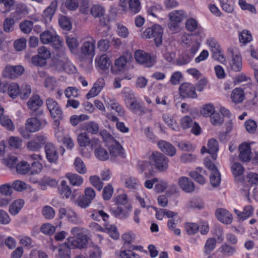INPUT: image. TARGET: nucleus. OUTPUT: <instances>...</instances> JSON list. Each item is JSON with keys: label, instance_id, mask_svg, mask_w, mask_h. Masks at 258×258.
<instances>
[{"label": "nucleus", "instance_id": "052dcab7", "mask_svg": "<svg viewBox=\"0 0 258 258\" xmlns=\"http://www.w3.org/2000/svg\"><path fill=\"white\" fill-rule=\"evenodd\" d=\"M33 27V22L25 20L20 24V28L22 32L25 34H29Z\"/></svg>", "mask_w": 258, "mask_h": 258}, {"label": "nucleus", "instance_id": "bb28decb", "mask_svg": "<svg viewBox=\"0 0 258 258\" xmlns=\"http://www.w3.org/2000/svg\"><path fill=\"white\" fill-rule=\"evenodd\" d=\"M95 41H85L82 45L81 50L84 55L93 56L95 55Z\"/></svg>", "mask_w": 258, "mask_h": 258}, {"label": "nucleus", "instance_id": "a211bd4d", "mask_svg": "<svg viewBox=\"0 0 258 258\" xmlns=\"http://www.w3.org/2000/svg\"><path fill=\"white\" fill-rule=\"evenodd\" d=\"M215 215L219 221L224 224H230L232 222V215L227 210L219 208L216 210Z\"/></svg>", "mask_w": 258, "mask_h": 258}, {"label": "nucleus", "instance_id": "49530a36", "mask_svg": "<svg viewBox=\"0 0 258 258\" xmlns=\"http://www.w3.org/2000/svg\"><path fill=\"white\" fill-rule=\"evenodd\" d=\"M31 93L30 86L27 83L23 84L20 88L19 95L22 99H27Z\"/></svg>", "mask_w": 258, "mask_h": 258}, {"label": "nucleus", "instance_id": "09e8293b", "mask_svg": "<svg viewBox=\"0 0 258 258\" xmlns=\"http://www.w3.org/2000/svg\"><path fill=\"white\" fill-rule=\"evenodd\" d=\"M184 229L188 235L195 234L200 229V226L195 223H186Z\"/></svg>", "mask_w": 258, "mask_h": 258}, {"label": "nucleus", "instance_id": "f257e3e1", "mask_svg": "<svg viewBox=\"0 0 258 258\" xmlns=\"http://www.w3.org/2000/svg\"><path fill=\"white\" fill-rule=\"evenodd\" d=\"M33 117L27 118L25 125L30 133H35L43 128L47 124L44 117L43 110H39L37 114H34Z\"/></svg>", "mask_w": 258, "mask_h": 258}, {"label": "nucleus", "instance_id": "c85d7f7f", "mask_svg": "<svg viewBox=\"0 0 258 258\" xmlns=\"http://www.w3.org/2000/svg\"><path fill=\"white\" fill-rule=\"evenodd\" d=\"M206 171L201 167H198L196 171H191L189 175L196 182L200 184H204L206 182V179L201 173H205Z\"/></svg>", "mask_w": 258, "mask_h": 258}, {"label": "nucleus", "instance_id": "8fccbe9b", "mask_svg": "<svg viewBox=\"0 0 258 258\" xmlns=\"http://www.w3.org/2000/svg\"><path fill=\"white\" fill-rule=\"evenodd\" d=\"M139 185V180L135 177L130 176L125 179V186L129 189H137Z\"/></svg>", "mask_w": 258, "mask_h": 258}, {"label": "nucleus", "instance_id": "39448f33", "mask_svg": "<svg viewBox=\"0 0 258 258\" xmlns=\"http://www.w3.org/2000/svg\"><path fill=\"white\" fill-rule=\"evenodd\" d=\"M228 53L231 59L229 60L230 69L235 72L241 71L242 68V57L237 52L236 48L230 47L228 49Z\"/></svg>", "mask_w": 258, "mask_h": 258}, {"label": "nucleus", "instance_id": "774afa93", "mask_svg": "<svg viewBox=\"0 0 258 258\" xmlns=\"http://www.w3.org/2000/svg\"><path fill=\"white\" fill-rule=\"evenodd\" d=\"M126 62V58L124 56H121L115 60L114 68L117 71H121L124 69Z\"/></svg>", "mask_w": 258, "mask_h": 258}, {"label": "nucleus", "instance_id": "4c0bfd02", "mask_svg": "<svg viewBox=\"0 0 258 258\" xmlns=\"http://www.w3.org/2000/svg\"><path fill=\"white\" fill-rule=\"evenodd\" d=\"M8 94L13 99L16 98L20 93V87L18 84L12 83L8 86Z\"/></svg>", "mask_w": 258, "mask_h": 258}, {"label": "nucleus", "instance_id": "a878e982", "mask_svg": "<svg viewBox=\"0 0 258 258\" xmlns=\"http://www.w3.org/2000/svg\"><path fill=\"white\" fill-rule=\"evenodd\" d=\"M111 214L116 218L120 219H126L129 215V213L121 207L115 205L110 208Z\"/></svg>", "mask_w": 258, "mask_h": 258}, {"label": "nucleus", "instance_id": "c756f323", "mask_svg": "<svg viewBox=\"0 0 258 258\" xmlns=\"http://www.w3.org/2000/svg\"><path fill=\"white\" fill-rule=\"evenodd\" d=\"M220 252L225 257H229L236 253V249L235 246L224 243L219 248Z\"/></svg>", "mask_w": 258, "mask_h": 258}, {"label": "nucleus", "instance_id": "f3484780", "mask_svg": "<svg viewBox=\"0 0 258 258\" xmlns=\"http://www.w3.org/2000/svg\"><path fill=\"white\" fill-rule=\"evenodd\" d=\"M157 145L163 153L170 157H173L176 154L175 148L169 142L160 140L158 142Z\"/></svg>", "mask_w": 258, "mask_h": 258}, {"label": "nucleus", "instance_id": "9b49d317", "mask_svg": "<svg viewBox=\"0 0 258 258\" xmlns=\"http://www.w3.org/2000/svg\"><path fill=\"white\" fill-rule=\"evenodd\" d=\"M58 4V2L57 0H53L51 2L49 5L44 10L42 14V17L46 23H49L52 21L57 10Z\"/></svg>", "mask_w": 258, "mask_h": 258}, {"label": "nucleus", "instance_id": "603ef678", "mask_svg": "<svg viewBox=\"0 0 258 258\" xmlns=\"http://www.w3.org/2000/svg\"><path fill=\"white\" fill-rule=\"evenodd\" d=\"M74 166L76 170L80 174H85L87 172L86 166L80 158H77L74 162Z\"/></svg>", "mask_w": 258, "mask_h": 258}, {"label": "nucleus", "instance_id": "ddd939ff", "mask_svg": "<svg viewBox=\"0 0 258 258\" xmlns=\"http://www.w3.org/2000/svg\"><path fill=\"white\" fill-rule=\"evenodd\" d=\"M68 244L71 248L75 249L84 248L87 246L88 240L86 235L81 236L70 237L67 239Z\"/></svg>", "mask_w": 258, "mask_h": 258}, {"label": "nucleus", "instance_id": "423d86ee", "mask_svg": "<svg viewBox=\"0 0 258 258\" xmlns=\"http://www.w3.org/2000/svg\"><path fill=\"white\" fill-rule=\"evenodd\" d=\"M40 40L43 44L51 43L56 49H59L62 46L63 41L58 35L53 34L49 30L42 33L40 36Z\"/></svg>", "mask_w": 258, "mask_h": 258}, {"label": "nucleus", "instance_id": "5701e85b", "mask_svg": "<svg viewBox=\"0 0 258 258\" xmlns=\"http://www.w3.org/2000/svg\"><path fill=\"white\" fill-rule=\"evenodd\" d=\"M234 213L236 214L238 220L243 221L247 218L252 216L253 214V208L251 206H246L243 211L240 212L237 209L234 210Z\"/></svg>", "mask_w": 258, "mask_h": 258}, {"label": "nucleus", "instance_id": "bf43d9fd", "mask_svg": "<svg viewBox=\"0 0 258 258\" xmlns=\"http://www.w3.org/2000/svg\"><path fill=\"white\" fill-rule=\"evenodd\" d=\"M244 126L246 131L249 134H253L256 131L257 124L254 120L248 119L246 120Z\"/></svg>", "mask_w": 258, "mask_h": 258}, {"label": "nucleus", "instance_id": "e2e57ef3", "mask_svg": "<svg viewBox=\"0 0 258 258\" xmlns=\"http://www.w3.org/2000/svg\"><path fill=\"white\" fill-rule=\"evenodd\" d=\"M223 117L219 112H214L210 116V121L214 125H220L223 122Z\"/></svg>", "mask_w": 258, "mask_h": 258}, {"label": "nucleus", "instance_id": "4d7b16f0", "mask_svg": "<svg viewBox=\"0 0 258 258\" xmlns=\"http://www.w3.org/2000/svg\"><path fill=\"white\" fill-rule=\"evenodd\" d=\"M128 5L129 10L132 13L137 14L141 10V4L139 0H129Z\"/></svg>", "mask_w": 258, "mask_h": 258}, {"label": "nucleus", "instance_id": "7ed1b4c3", "mask_svg": "<svg viewBox=\"0 0 258 258\" xmlns=\"http://www.w3.org/2000/svg\"><path fill=\"white\" fill-rule=\"evenodd\" d=\"M168 17V28L171 31H176L179 28L180 23L187 18V15L183 10H175L171 12Z\"/></svg>", "mask_w": 258, "mask_h": 258}, {"label": "nucleus", "instance_id": "f704fd0d", "mask_svg": "<svg viewBox=\"0 0 258 258\" xmlns=\"http://www.w3.org/2000/svg\"><path fill=\"white\" fill-rule=\"evenodd\" d=\"M244 98V92L242 89L237 88L233 90L231 99L234 102L236 103H240L243 100Z\"/></svg>", "mask_w": 258, "mask_h": 258}, {"label": "nucleus", "instance_id": "ea45409f", "mask_svg": "<svg viewBox=\"0 0 258 258\" xmlns=\"http://www.w3.org/2000/svg\"><path fill=\"white\" fill-rule=\"evenodd\" d=\"M216 245V241L214 238H208L205 244L204 248V252L205 254H209L212 251L214 250Z\"/></svg>", "mask_w": 258, "mask_h": 258}, {"label": "nucleus", "instance_id": "e433bc0d", "mask_svg": "<svg viewBox=\"0 0 258 258\" xmlns=\"http://www.w3.org/2000/svg\"><path fill=\"white\" fill-rule=\"evenodd\" d=\"M59 194L67 199L69 198L72 194V190L65 180H62L58 188Z\"/></svg>", "mask_w": 258, "mask_h": 258}, {"label": "nucleus", "instance_id": "6e6d98bb", "mask_svg": "<svg viewBox=\"0 0 258 258\" xmlns=\"http://www.w3.org/2000/svg\"><path fill=\"white\" fill-rule=\"evenodd\" d=\"M78 144L80 147H86L89 145L90 140L86 133L80 134L77 138Z\"/></svg>", "mask_w": 258, "mask_h": 258}, {"label": "nucleus", "instance_id": "7c9ffc66", "mask_svg": "<svg viewBox=\"0 0 258 258\" xmlns=\"http://www.w3.org/2000/svg\"><path fill=\"white\" fill-rule=\"evenodd\" d=\"M162 119L164 122L172 130L174 131L179 130V126L171 114L168 113H164L162 115Z\"/></svg>", "mask_w": 258, "mask_h": 258}, {"label": "nucleus", "instance_id": "a19ab883", "mask_svg": "<svg viewBox=\"0 0 258 258\" xmlns=\"http://www.w3.org/2000/svg\"><path fill=\"white\" fill-rule=\"evenodd\" d=\"M96 157L101 161H105L109 158V154L107 150L101 147H98L95 150Z\"/></svg>", "mask_w": 258, "mask_h": 258}, {"label": "nucleus", "instance_id": "79ce46f5", "mask_svg": "<svg viewBox=\"0 0 258 258\" xmlns=\"http://www.w3.org/2000/svg\"><path fill=\"white\" fill-rule=\"evenodd\" d=\"M210 182L213 187H216L219 185L221 182V176L218 170H214L213 172H211Z\"/></svg>", "mask_w": 258, "mask_h": 258}, {"label": "nucleus", "instance_id": "680f3d73", "mask_svg": "<svg viewBox=\"0 0 258 258\" xmlns=\"http://www.w3.org/2000/svg\"><path fill=\"white\" fill-rule=\"evenodd\" d=\"M215 112V107L212 104H208L205 105L201 110V114L205 117L210 116Z\"/></svg>", "mask_w": 258, "mask_h": 258}, {"label": "nucleus", "instance_id": "69168bd1", "mask_svg": "<svg viewBox=\"0 0 258 258\" xmlns=\"http://www.w3.org/2000/svg\"><path fill=\"white\" fill-rule=\"evenodd\" d=\"M239 41L241 43L246 44L252 40L250 32L247 30H243L239 35Z\"/></svg>", "mask_w": 258, "mask_h": 258}, {"label": "nucleus", "instance_id": "20e7f679", "mask_svg": "<svg viewBox=\"0 0 258 258\" xmlns=\"http://www.w3.org/2000/svg\"><path fill=\"white\" fill-rule=\"evenodd\" d=\"M53 67L57 72L64 71L68 73L74 72L75 67L69 60L67 57L63 53L61 56H58L54 61Z\"/></svg>", "mask_w": 258, "mask_h": 258}, {"label": "nucleus", "instance_id": "2eb2a0df", "mask_svg": "<svg viewBox=\"0 0 258 258\" xmlns=\"http://www.w3.org/2000/svg\"><path fill=\"white\" fill-rule=\"evenodd\" d=\"M42 104L43 101L38 95H32L27 102V107L31 110V115L37 114L39 110H43L41 109H39V107Z\"/></svg>", "mask_w": 258, "mask_h": 258}, {"label": "nucleus", "instance_id": "6ab92c4d", "mask_svg": "<svg viewBox=\"0 0 258 258\" xmlns=\"http://www.w3.org/2000/svg\"><path fill=\"white\" fill-rule=\"evenodd\" d=\"M239 159L243 162L249 161L251 158V148L249 144H241L239 147Z\"/></svg>", "mask_w": 258, "mask_h": 258}, {"label": "nucleus", "instance_id": "338daca9", "mask_svg": "<svg viewBox=\"0 0 258 258\" xmlns=\"http://www.w3.org/2000/svg\"><path fill=\"white\" fill-rule=\"evenodd\" d=\"M238 4L243 10H247L252 14H256V10L253 5L248 4L245 0H239Z\"/></svg>", "mask_w": 258, "mask_h": 258}, {"label": "nucleus", "instance_id": "f8f14e48", "mask_svg": "<svg viewBox=\"0 0 258 258\" xmlns=\"http://www.w3.org/2000/svg\"><path fill=\"white\" fill-rule=\"evenodd\" d=\"M196 88L189 83H184L180 85L179 91L182 98H196L197 94L195 91Z\"/></svg>", "mask_w": 258, "mask_h": 258}, {"label": "nucleus", "instance_id": "13d9d810", "mask_svg": "<svg viewBox=\"0 0 258 258\" xmlns=\"http://www.w3.org/2000/svg\"><path fill=\"white\" fill-rule=\"evenodd\" d=\"M16 170L18 173L25 174L30 171V165L26 161H22L17 165Z\"/></svg>", "mask_w": 258, "mask_h": 258}, {"label": "nucleus", "instance_id": "a18cd8bd", "mask_svg": "<svg viewBox=\"0 0 258 258\" xmlns=\"http://www.w3.org/2000/svg\"><path fill=\"white\" fill-rule=\"evenodd\" d=\"M85 128L88 133L96 135L99 132V126L96 122L91 121L86 124Z\"/></svg>", "mask_w": 258, "mask_h": 258}, {"label": "nucleus", "instance_id": "37998d69", "mask_svg": "<svg viewBox=\"0 0 258 258\" xmlns=\"http://www.w3.org/2000/svg\"><path fill=\"white\" fill-rule=\"evenodd\" d=\"M94 220L99 221L102 219L104 222H106L109 219V215L102 210H96L91 215Z\"/></svg>", "mask_w": 258, "mask_h": 258}, {"label": "nucleus", "instance_id": "1a4fd4ad", "mask_svg": "<svg viewBox=\"0 0 258 258\" xmlns=\"http://www.w3.org/2000/svg\"><path fill=\"white\" fill-rule=\"evenodd\" d=\"M24 69L21 66H7L4 69L2 75L5 78L14 79L22 75Z\"/></svg>", "mask_w": 258, "mask_h": 258}, {"label": "nucleus", "instance_id": "c9c22d12", "mask_svg": "<svg viewBox=\"0 0 258 258\" xmlns=\"http://www.w3.org/2000/svg\"><path fill=\"white\" fill-rule=\"evenodd\" d=\"M71 248L68 244V241L60 245L58 249V254L60 258H71Z\"/></svg>", "mask_w": 258, "mask_h": 258}, {"label": "nucleus", "instance_id": "4468645a", "mask_svg": "<svg viewBox=\"0 0 258 258\" xmlns=\"http://www.w3.org/2000/svg\"><path fill=\"white\" fill-rule=\"evenodd\" d=\"M135 58L136 61L147 67H150L154 64V61L151 56L145 51L138 50L135 53Z\"/></svg>", "mask_w": 258, "mask_h": 258}, {"label": "nucleus", "instance_id": "f03ea898", "mask_svg": "<svg viewBox=\"0 0 258 258\" xmlns=\"http://www.w3.org/2000/svg\"><path fill=\"white\" fill-rule=\"evenodd\" d=\"M169 161V159L165 155L158 151L152 152L149 157L150 165L161 172L167 169Z\"/></svg>", "mask_w": 258, "mask_h": 258}, {"label": "nucleus", "instance_id": "864d4df0", "mask_svg": "<svg viewBox=\"0 0 258 258\" xmlns=\"http://www.w3.org/2000/svg\"><path fill=\"white\" fill-rule=\"evenodd\" d=\"M104 226L105 230L111 238L114 239L118 238L119 233L117 232L116 227L114 225H109L105 223Z\"/></svg>", "mask_w": 258, "mask_h": 258}, {"label": "nucleus", "instance_id": "c03bdc74", "mask_svg": "<svg viewBox=\"0 0 258 258\" xmlns=\"http://www.w3.org/2000/svg\"><path fill=\"white\" fill-rule=\"evenodd\" d=\"M58 23L60 27L64 30L69 31L72 29V23L67 16L61 15Z\"/></svg>", "mask_w": 258, "mask_h": 258}, {"label": "nucleus", "instance_id": "cd10ccee", "mask_svg": "<svg viewBox=\"0 0 258 258\" xmlns=\"http://www.w3.org/2000/svg\"><path fill=\"white\" fill-rule=\"evenodd\" d=\"M219 150V145L216 140L211 139L208 143V151L207 153L211 155V157L213 160L217 158V153Z\"/></svg>", "mask_w": 258, "mask_h": 258}, {"label": "nucleus", "instance_id": "de8ad7c7", "mask_svg": "<svg viewBox=\"0 0 258 258\" xmlns=\"http://www.w3.org/2000/svg\"><path fill=\"white\" fill-rule=\"evenodd\" d=\"M89 181L92 186L98 190H101L104 185V183L101 180L100 177L97 175L91 176L89 177Z\"/></svg>", "mask_w": 258, "mask_h": 258}, {"label": "nucleus", "instance_id": "2f4dec72", "mask_svg": "<svg viewBox=\"0 0 258 258\" xmlns=\"http://www.w3.org/2000/svg\"><path fill=\"white\" fill-rule=\"evenodd\" d=\"M24 204L23 200L19 199L14 201L9 207V212L13 215H17L21 210Z\"/></svg>", "mask_w": 258, "mask_h": 258}, {"label": "nucleus", "instance_id": "412c9836", "mask_svg": "<svg viewBox=\"0 0 258 258\" xmlns=\"http://www.w3.org/2000/svg\"><path fill=\"white\" fill-rule=\"evenodd\" d=\"M104 85V80L99 79L93 85V87L86 95V98L89 99L97 96L102 90Z\"/></svg>", "mask_w": 258, "mask_h": 258}, {"label": "nucleus", "instance_id": "6e6552de", "mask_svg": "<svg viewBox=\"0 0 258 258\" xmlns=\"http://www.w3.org/2000/svg\"><path fill=\"white\" fill-rule=\"evenodd\" d=\"M45 102L50 116L53 119H55V117L63 118V111L55 100L49 98L46 100Z\"/></svg>", "mask_w": 258, "mask_h": 258}, {"label": "nucleus", "instance_id": "393cba45", "mask_svg": "<svg viewBox=\"0 0 258 258\" xmlns=\"http://www.w3.org/2000/svg\"><path fill=\"white\" fill-rule=\"evenodd\" d=\"M128 108L132 112L139 115L146 113L148 110L138 100L132 102L128 105Z\"/></svg>", "mask_w": 258, "mask_h": 258}, {"label": "nucleus", "instance_id": "9d476101", "mask_svg": "<svg viewBox=\"0 0 258 258\" xmlns=\"http://www.w3.org/2000/svg\"><path fill=\"white\" fill-rule=\"evenodd\" d=\"M46 141V138L42 135L36 136L35 139L29 141L26 148L28 150L32 152H39Z\"/></svg>", "mask_w": 258, "mask_h": 258}, {"label": "nucleus", "instance_id": "dca6fc26", "mask_svg": "<svg viewBox=\"0 0 258 258\" xmlns=\"http://www.w3.org/2000/svg\"><path fill=\"white\" fill-rule=\"evenodd\" d=\"M44 149L47 160L50 163H55L58 158V154L54 145L51 143H47Z\"/></svg>", "mask_w": 258, "mask_h": 258}, {"label": "nucleus", "instance_id": "0eeeda50", "mask_svg": "<svg viewBox=\"0 0 258 258\" xmlns=\"http://www.w3.org/2000/svg\"><path fill=\"white\" fill-rule=\"evenodd\" d=\"M163 29L159 25H153L148 28L144 34L147 38H154V42L157 46H159L162 42Z\"/></svg>", "mask_w": 258, "mask_h": 258}, {"label": "nucleus", "instance_id": "b1692460", "mask_svg": "<svg viewBox=\"0 0 258 258\" xmlns=\"http://www.w3.org/2000/svg\"><path fill=\"white\" fill-rule=\"evenodd\" d=\"M95 63L99 69L106 71L110 66L111 61L106 54H103L96 58Z\"/></svg>", "mask_w": 258, "mask_h": 258}, {"label": "nucleus", "instance_id": "4be33fe9", "mask_svg": "<svg viewBox=\"0 0 258 258\" xmlns=\"http://www.w3.org/2000/svg\"><path fill=\"white\" fill-rule=\"evenodd\" d=\"M110 154L111 157L124 158V150L121 145L116 141L110 146Z\"/></svg>", "mask_w": 258, "mask_h": 258}, {"label": "nucleus", "instance_id": "aec40b11", "mask_svg": "<svg viewBox=\"0 0 258 258\" xmlns=\"http://www.w3.org/2000/svg\"><path fill=\"white\" fill-rule=\"evenodd\" d=\"M178 184L180 188L186 192H191L195 190L194 183L188 177H181L178 179Z\"/></svg>", "mask_w": 258, "mask_h": 258}, {"label": "nucleus", "instance_id": "58836bf2", "mask_svg": "<svg viewBox=\"0 0 258 258\" xmlns=\"http://www.w3.org/2000/svg\"><path fill=\"white\" fill-rule=\"evenodd\" d=\"M0 123L1 125L8 130L13 131L15 130V125L12 120L7 115L0 116Z\"/></svg>", "mask_w": 258, "mask_h": 258}, {"label": "nucleus", "instance_id": "72a5a7b5", "mask_svg": "<svg viewBox=\"0 0 258 258\" xmlns=\"http://www.w3.org/2000/svg\"><path fill=\"white\" fill-rule=\"evenodd\" d=\"M91 14L94 18H101L105 13V8L99 4L93 5L90 9Z\"/></svg>", "mask_w": 258, "mask_h": 258}, {"label": "nucleus", "instance_id": "0e129e2a", "mask_svg": "<svg viewBox=\"0 0 258 258\" xmlns=\"http://www.w3.org/2000/svg\"><path fill=\"white\" fill-rule=\"evenodd\" d=\"M13 192L12 184L7 183L0 186V193L5 196H10Z\"/></svg>", "mask_w": 258, "mask_h": 258}, {"label": "nucleus", "instance_id": "3c124183", "mask_svg": "<svg viewBox=\"0 0 258 258\" xmlns=\"http://www.w3.org/2000/svg\"><path fill=\"white\" fill-rule=\"evenodd\" d=\"M15 21L13 18H7L3 23V29L5 32L11 33L14 30Z\"/></svg>", "mask_w": 258, "mask_h": 258}, {"label": "nucleus", "instance_id": "473e14b6", "mask_svg": "<svg viewBox=\"0 0 258 258\" xmlns=\"http://www.w3.org/2000/svg\"><path fill=\"white\" fill-rule=\"evenodd\" d=\"M66 177L69 180L70 183L76 186H80L83 182V178L76 173H67Z\"/></svg>", "mask_w": 258, "mask_h": 258}, {"label": "nucleus", "instance_id": "5fc2aeb1", "mask_svg": "<svg viewBox=\"0 0 258 258\" xmlns=\"http://www.w3.org/2000/svg\"><path fill=\"white\" fill-rule=\"evenodd\" d=\"M89 116L84 114L80 115H72L70 118V122L74 126L77 125L80 122L88 120Z\"/></svg>", "mask_w": 258, "mask_h": 258}]
</instances>
